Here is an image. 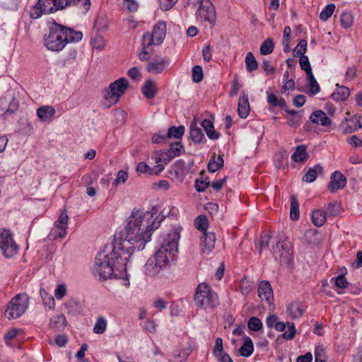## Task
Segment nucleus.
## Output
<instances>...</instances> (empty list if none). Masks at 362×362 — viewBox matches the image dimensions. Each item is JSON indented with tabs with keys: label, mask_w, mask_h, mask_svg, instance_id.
<instances>
[{
	"label": "nucleus",
	"mask_w": 362,
	"mask_h": 362,
	"mask_svg": "<svg viewBox=\"0 0 362 362\" xmlns=\"http://www.w3.org/2000/svg\"><path fill=\"white\" fill-rule=\"evenodd\" d=\"M163 218L156 221L157 218H153V214L151 211L133 210L124 233L115 234L112 242L122 243V250L127 251L130 257L135 250L139 251L144 248L145 245L151 240L152 231L159 227Z\"/></svg>",
	"instance_id": "obj_1"
},
{
	"label": "nucleus",
	"mask_w": 362,
	"mask_h": 362,
	"mask_svg": "<svg viewBox=\"0 0 362 362\" xmlns=\"http://www.w3.org/2000/svg\"><path fill=\"white\" fill-rule=\"evenodd\" d=\"M123 245L120 242H112L106 245L95 259L93 274L99 280L117 279L121 273L126 272L129 255L127 251L122 250Z\"/></svg>",
	"instance_id": "obj_2"
},
{
	"label": "nucleus",
	"mask_w": 362,
	"mask_h": 362,
	"mask_svg": "<svg viewBox=\"0 0 362 362\" xmlns=\"http://www.w3.org/2000/svg\"><path fill=\"white\" fill-rule=\"evenodd\" d=\"M180 230L177 228L159 237L158 240L159 247L156 252L153 259H148L146 264V270H150V267L162 269L173 261L175 253L178 251Z\"/></svg>",
	"instance_id": "obj_3"
},
{
	"label": "nucleus",
	"mask_w": 362,
	"mask_h": 362,
	"mask_svg": "<svg viewBox=\"0 0 362 362\" xmlns=\"http://www.w3.org/2000/svg\"><path fill=\"white\" fill-rule=\"evenodd\" d=\"M82 32L76 31L53 21L49 27V34L44 37V45L49 50L59 52L66 44L78 42L82 40Z\"/></svg>",
	"instance_id": "obj_4"
},
{
	"label": "nucleus",
	"mask_w": 362,
	"mask_h": 362,
	"mask_svg": "<svg viewBox=\"0 0 362 362\" xmlns=\"http://www.w3.org/2000/svg\"><path fill=\"white\" fill-rule=\"evenodd\" d=\"M194 301L198 308L204 310L214 308L219 305L218 294L206 283L199 284L197 287Z\"/></svg>",
	"instance_id": "obj_5"
},
{
	"label": "nucleus",
	"mask_w": 362,
	"mask_h": 362,
	"mask_svg": "<svg viewBox=\"0 0 362 362\" xmlns=\"http://www.w3.org/2000/svg\"><path fill=\"white\" fill-rule=\"evenodd\" d=\"M128 87L129 82L124 78H119L111 83L103 92L104 105L110 107L117 104Z\"/></svg>",
	"instance_id": "obj_6"
},
{
	"label": "nucleus",
	"mask_w": 362,
	"mask_h": 362,
	"mask_svg": "<svg viewBox=\"0 0 362 362\" xmlns=\"http://www.w3.org/2000/svg\"><path fill=\"white\" fill-rule=\"evenodd\" d=\"M29 298L25 293H18L8 303L6 313L8 319L18 318L23 315L28 308Z\"/></svg>",
	"instance_id": "obj_7"
},
{
	"label": "nucleus",
	"mask_w": 362,
	"mask_h": 362,
	"mask_svg": "<svg viewBox=\"0 0 362 362\" xmlns=\"http://www.w3.org/2000/svg\"><path fill=\"white\" fill-rule=\"evenodd\" d=\"M0 250L6 258L13 257L18 252V246L13 240L12 233L8 229H0Z\"/></svg>",
	"instance_id": "obj_8"
},
{
	"label": "nucleus",
	"mask_w": 362,
	"mask_h": 362,
	"mask_svg": "<svg viewBox=\"0 0 362 362\" xmlns=\"http://www.w3.org/2000/svg\"><path fill=\"white\" fill-rule=\"evenodd\" d=\"M272 253L276 259L281 263L288 264L293 258L292 245L290 240L285 238L283 240H279L276 246L272 248Z\"/></svg>",
	"instance_id": "obj_9"
},
{
	"label": "nucleus",
	"mask_w": 362,
	"mask_h": 362,
	"mask_svg": "<svg viewBox=\"0 0 362 362\" xmlns=\"http://www.w3.org/2000/svg\"><path fill=\"white\" fill-rule=\"evenodd\" d=\"M199 4L196 12L197 16L202 21H208L212 25H215L216 20V13L214 4L211 0H197Z\"/></svg>",
	"instance_id": "obj_10"
},
{
	"label": "nucleus",
	"mask_w": 362,
	"mask_h": 362,
	"mask_svg": "<svg viewBox=\"0 0 362 362\" xmlns=\"http://www.w3.org/2000/svg\"><path fill=\"white\" fill-rule=\"evenodd\" d=\"M68 220L67 211L66 209H63L48 235L49 240H57L65 237L68 228Z\"/></svg>",
	"instance_id": "obj_11"
},
{
	"label": "nucleus",
	"mask_w": 362,
	"mask_h": 362,
	"mask_svg": "<svg viewBox=\"0 0 362 362\" xmlns=\"http://www.w3.org/2000/svg\"><path fill=\"white\" fill-rule=\"evenodd\" d=\"M346 177L340 171L336 170L331 175L330 182L328 184L327 189L330 192L334 193L343 189L346 186Z\"/></svg>",
	"instance_id": "obj_12"
},
{
	"label": "nucleus",
	"mask_w": 362,
	"mask_h": 362,
	"mask_svg": "<svg viewBox=\"0 0 362 362\" xmlns=\"http://www.w3.org/2000/svg\"><path fill=\"white\" fill-rule=\"evenodd\" d=\"M169 65L170 61L168 58L157 57L148 64L146 70L150 73L159 74H161Z\"/></svg>",
	"instance_id": "obj_13"
},
{
	"label": "nucleus",
	"mask_w": 362,
	"mask_h": 362,
	"mask_svg": "<svg viewBox=\"0 0 362 362\" xmlns=\"http://www.w3.org/2000/svg\"><path fill=\"white\" fill-rule=\"evenodd\" d=\"M258 296L262 300L267 301L268 304H272L274 300L273 290L270 283L268 281H262L258 286Z\"/></svg>",
	"instance_id": "obj_14"
},
{
	"label": "nucleus",
	"mask_w": 362,
	"mask_h": 362,
	"mask_svg": "<svg viewBox=\"0 0 362 362\" xmlns=\"http://www.w3.org/2000/svg\"><path fill=\"white\" fill-rule=\"evenodd\" d=\"M58 7L63 9L67 6H77L82 9V13H86L90 9V0H57Z\"/></svg>",
	"instance_id": "obj_15"
},
{
	"label": "nucleus",
	"mask_w": 362,
	"mask_h": 362,
	"mask_svg": "<svg viewBox=\"0 0 362 362\" xmlns=\"http://www.w3.org/2000/svg\"><path fill=\"white\" fill-rule=\"evenodd\" d=\"M151 35L156 41V45H160L166 35V24L164 21H158L153 27Z\"/></svg>",
	"instance_id": "obj_16"
},
{
	"label": "nucleus",
	"mask_w": 362,
	"mask_h": 362,
	"mask_svg": "<svg viewBox=\"0 0 362 362\" xmlns=\"http://www.w3.org/2000/svg\"><path fill=\"white\" fill-rule=\"evenodd\" d=\"M303 313V305L300 301L291 302L286 307V313L291 319L300 317Z\"/></svg>",
	"instance_id": "obj_17"
},
{
	"label": "nucleus",
	"mask_w": 362,
	"mask_h": 362,
	"mask_svg": "<svg viewBox=\"0 0 362 362\" xmlns=\"http://www.w3.org/2000/svg\"><path fill=\"white\" fill-rule=\"evenodd\" d=\"M216 236L212 232H206L203 233L202 238L201 246L202 247V252L209 254L211 252L215 246Z\"/></svg>",
	"instance_id": "obj_18"
},
{
	"label": "nucleus",
	"mask_w": 362,
	"mask_h": 362,
	"mask_svg": "<svg viewBox=\"0 0 362 362\" xmlns=\"http://www.w3.org/2000/svg\"><path fill=\"white\" fill-rule=\"evenodd\" d=\"M190 138L196 144H204L206 139L202 129L197 126L196 122H193L189 127Z\"/></svg>",
	"instance_id": "obj_19"
},
{
	"label": "nucleus",
	"mask_w": 362,
	"mask_h": 362,
	"mask_svg": "<svg viewBox=\"0 0 362 362\" xmlns=\"http://www.w3.org/2000/svg\"><path fill=\"white\" fill-rule=\"evenodd\" d=\"M250 104L247 95L243 92L239 98L238 112L239 117L245 119L250 113Z\"/></svg>",
	"instance_id": "obj_20"
},
{
	"label": "nucleus",
	"mask_w": 362,
	"mask_h": 362,
	"mask_svg": "<svg viewBox=\"0 0 362 362\" xmlns=\"http://www.w3.org/2000/svg\"><path fill=\"white\" fill-rule=\"evenodd\" d=\"M57 0H38L35 5L37 8H41L45 13H52L54 11L62 10L56 4Z\"/></svg>",
	"instance_id": "obj_21"
},
{
	"label": "nucleus",
	"mask_w": 362,
	"mask_h": 362,
	"mask_svg": "<svg viewBox=\"0 0 362 362\" xmlns=\"http://www.w3.org/2000/svg\"><path fill=\"white\" fill-rule=\"evenodd\" d=\"M141 91L144 96L148 99L155 98L158 93L156 82L153 79L146 80L141 88Z\"/></svg>",
	"instance_id": "obj_22"
},
{
	"label": "nucleus",
	"mask_w": 362,
	"mask_h": 362,
	"mask_svg": "<svg viewBox=\"0 0 362 362\" xmlns=\"http://www.w3.org/2000/svg\"><path fill=\"white\" fill-rule=\"evenodd\" d=\"M310 119L313 123L320 124L324 127H328L332 123L331 119L322 110L313 112L310 117Z\"/></svg>",
	"instance_id": "obj_23"
},
{
	"label": "nucleus",
	"mask_w": 362,
	"mask_h": 362,
	"mask_svg": "<svg viewBox=\"0 0 362 362\" xmlns=\"http://www.w3.org/2000/svg\"><path fill=\"white\" fill-rule=\"evenodd\" d=\"M171 168L170 173L173 171L177 177H185L192 173V170L187 169V163L183 159L176 160Z\"/></svg>",
	"instance_id": "obj_24"
},
{
	"label": "nucleus",
	"mask_w": 362,
	"mask_h": 362,
	"mask_svg": "<svg viewBox=\"0 0 362 362\" xmlns=\"http://www.w3.org/2000/svg\"><path fill=\"white\" fill-rule=\"evenodd\" d=\"M201 125L204 129L209 139L211 140H216L219 138L220 134L215 130L214 122L211 120L209 119H204L202 122Z\"/></svg>",
	"instance_id": "obj_25"
},
{
	"label": "nucleus",
	"mask_w": 362,
	"mask_h": 362,
	"mask_svg": "<svg viewBox=\"0 0 362 362\" xmlns=\"http://www.w3.org/2000/svg\"><path fill=\"white\" fill-rule=\"evenodd\" d=\"M308 158V153L305 145L297 146L291 155V160L296 163H303Z\"/></svg>",
	"instance_id": "obj_26"
},
{
	"label": "nucleus",
	"mask_w": 362,
	"mask_h": 362,
	"mask_svg": "<svg viewBox=\"0 0 362 362\" xmlns=\"http://www.w3.org/2000/svg\"><path fill=\"white\" fill-rule=\"evenodd\" d=\"M349 95L350 90L349 88L337 84V88L331 95V98L334 101H344L349 98Z\"/></svg>",
	"instance_id": "obj_27"
},
{
	"label": "nucleus",
	"mask_w": 362,
	"mask_h": 362,
	"mask_svg": "<svg viewBox=\"0 0 362 362\" xmlns=\"http://www.w3.org/2000/svg\"><path fill=\"white\" fill-rule=\"evenodd\" d=\"M323 168L317 164L313 168H310L306 173L303 175L302 180L305 182H313L315 180L317 175L322 173Z\"/></svg>",
	"instance_id": "obj_28"
},
{
	"label": "nucleus",
	"mask_w": 362,
	"mask_h": 362,
	"mask_svg": "<svg viewBox=\"0 0 362 362\" xmlns=\"http://www.w3.org/2000/svg\"><path fill=\"white\" fill-rule=\"evenodd\" d=\"M244 342L239 349V354L241 356L249 357L254 351V345L252 339L245 335L243 337Z\"/></svg>",
	"instance_id": "obj_29"
},
{
	"label": "nucleus",
	"mask_w": 362,
	"mask_h": 362,
	"mask_svg": "<svg viewBox=\"0 0 362 362\" xmlns=\"http://www.w3.org/2000/svg\"><path fill=\"white\" fill-rule=\"evenodd\" d=\"M199 175L200 177L194 182V188L198 192H203L211 185V182L209 177L205 175L204 171H202Z\"/></svg>",
	"instance_id": "obj_30"
},
{
	"label": "nucleus",
	"mask_w": 362,
	"mask_h": 362,
	"mask_svg": "<svg viewBox=\"0 0 362 362\" xmlns=\"http://www.w3.org/2000/svg\"><path fill=\"white\" fill-rule=\"evenodd\" d=\"M55 114V110L52 106H42L37 110V117L43 122L49 119Z\"/></svg>",
	"instance_id": "obj_31"
},
{
	"label": "nucleus",
	"mask_w": 362,
	"mask_h": 362,
	"mask_svg": "<svg viewBox=\"0 0 362 362\" xmlns=\"http://www.w3.org/2000/svg\"><path fill=\"white\" fill-rule=\"evenodd\" d=\"M66 326V320L64 315L61 314L51 318L49 327L55 330H61Z\"/></svg>",
	"instance_id": "obj_32"
},
{
	"label": "nucleus",
	"mask_w": 362,
	"mask_h": 362,
	"mask_svg": "<svg viewBox=\"0 0 362 362\" xmlns=\"http://www.w3.org/2000/svg\"><path fill=\"white\" fill-rule=\"evenodd\" d=\"M326 213L325 211L320 209H315L313 211L311 218L313 223L317 227H320L324 225L326 221Z\"/></svg>",
	"instance_id": "obj_33"
},
{
	"label": "nucleus",
	"mask_w": 362,
	"mask_h": 362,
	"mask_svg": "<svg viewBox=\"0 0 362 362\" xmlns=\"http://www.w3.org/2000/svg\"><path fill=\"white\" fill-rule=\"evenodd\" d=\"M223 156L218 155L216 158L214 156L210 159L207 168L209 172L215 173L223 166Z\"/></svg>",
	"instance_id": "obj_34"
},
{
	"label": "nucleus",
	"mask_w": 362,
	"mask_h": 362,
	"mask_svg": "<svg viewBox=\"0 0 362 362\" xmlns=\"http://www.w3.org/2000/svg\"><path fill=\"white\" fill-rule=\"evenodd\" d=\"M290 200H291L290 217H291V220L296 221L300 217L298 201L296 196L294 194L291 196Z\"/></svg>",
	"instance_id": "obj_35"
},
{
	"label": "nucleus",
	"mask_w": 362,
	"mask_h": 362,
	"mask_svg": "<svg viewBox=\"0 0 362 362\" xmlns=\"http://www.w3.org/2000/svg\"><path fill=\"white\" fill-rule=\"evenodd\" d=\"M307 86L309 88V92L311 95H314L318 93L320 90V87L317 82L313 73L307 74Z\"/></svg>",
	"instance_id": "obj_36"
},
{
	"label": "nucleus",
	"mask_w": 362,
	"mask_h": 362,
	"mask_svg": "<svg viewBox=\"0 0 362 362\" xmlns=\"http://www.w3.org/2000/svg\"><path fill=\"white\" fill-rule=\"evenodd\" d=\"M245 62L246 70L249 73H251V72L255 71L256 69H257L258 63L252 52H250L247 53Z\"/></svg>",
	"instance_id": "obj_37"
},
{
	"label": "nucleus",
	"mask_w": 362,
	"mask_h": 362,
	"mask_svg": "<svg viewBox=\"0 0 362 362\" xmlns=\"http://www.w3.org/2000/svg\"><path fill=\"white\" fill-rule=\"evenodd\" d=\"M194 225L197 229L203 232V233L207 232L209 226L207 217L204 215L198 216L194 220Z\"/></svg>",
	"instance_id": "obj_38"
},
{
	"label": "nucleus",
	"mask_w": 362,
	"mask_h": 362,
	"mask_svg": "<svg viewBox=\"0 0 362 362\" xmlns=\"http://www.w3.org/2000/svg\"><path fill=\"white\" fill-rule=\"evenodd\" d=\"M185 128L184 126L180 125L178 127L172 126L168 129L167 136L168 138H175V139H180L184 133Z\"/></svg>",
	"instance_id": "obj_39"
},
{
	"label": "nucleus",
	"mask_w": 362,
	"mask_h": 362,
	"mask_svg": "<svg viewBox=\"0 0 362 362\" xmlns=\"http://www.w3.org/2000/svg\"><path fill=\"white\" fill-rule=\"evenodd\" d=\"M174 156H173L172 153H169L168 151H163L160 150L159 151H156L155 154V160L156 163L163 162L165 164L168 163Z\"/></svg>",
	"instance_id": "obj_40"
},
{
	"label": "nucleus",
	"mask_w": 362,
	"mask_h": 362,
	"mask_svg": "<svg viewBox=\"0 0 362 362\" xmlns=\"http://www.w3.org/2000/svg\"><path fill=\"white\" fill-rule=\"evenodd\" d=\"M274 49V43L272 38H267L260 46V54L267 55L271 54Z\"/></svg>",
	"instance_id": "obj_41"
},
{
	"label": "nucleus",
	"mask_w": 362,
	"mask_h": 362,
	"mask_svg": "<svg viewBox=\"0 0 362 362\" xmlns=\"http://www.w3.org/2000/svg\"><path fill=\"white\" fill-rule=\"evenodd\" d=\"M107 324L105 318L103 316H99L93 327V332L97 334H103L107 329Z\"/></svg>",
	"instance_id": "obj_42"
},
{
	"label": "nucleus",
	"mask_w": 362,
	"mask_h": 362,
	"mask_svg": "<svg viewBox=\"0 0 362 362\" xmlns=\"http://www.w3.org/2000/svg\"><path fill=\"white\" fill-rule=\"evenodd\" d=\"M307 51V40L302 39L300 40L297 46L293 50V55L294 57H301L305 56V53Z\"/></svg>",
	"instance_id": "obj_43"
},
{
	"label": "nucleus",
	"mask_w": 362,
	"mask_h": 362,
	"mask_svg": "<svg viewBox=\"0 0 362 362\" xmlns=\"http://www.w3.org/2000/svg\"><path fill=\"white\" fill-rule=\"evenodd\" d=\"M212 354L216 358L223 356L226 353L223 351V339L221 337H218L216 339L215 344L213 348Z\"/></svg>",
	"instance_id": "obj_44"
},
{
	"label": "nucleus",
	"mask_w": 362,
	"mask_h": 362,
	"mask_svg": "<svg viewBox=\"0 0 362 362\" xmlns=\"http://www.w3.org/2000/svg\"><path fill=\"white\" fill-rule=\"evenodd\" d=\"M64 307L68 314L75 315L78 313V303L74 298L69 299L64 303Z\"/></svg>",
	"instance_id": "obj_45"
},
{
	"label": "nucleus",
	"mask_w": 362,
	"mask_h": 362,
	"mask_svg": "<svg viewBox=\"0 0 362 362\" xmlns=\"http://www.w3.org/2000/svg\"><path fill=\"white\" fill-rule=\"evenodd\" d=\"M334 9L335 5L334 4H327L320 12V19L323 21H327L333 14Z\"/></svg>",
	"instance_id": "obj_46"
},
{
	"label": "nucleus",
	"mask_w": 362,
	"mask_h": 362,
	"mask_svg": "<svg viewBox=\"0 0 362 362\" xmlns=\"http://www.w3.org/2000/svg\"><path fill=\"white\" fill-rule=\"evenodd\" d=\"M271 236L269 234L261 235L259 243H255L256 250L259 251L260 254L264 248L269 247V243Z\"/></svg>",
	"instance_id": "obj_47"
},
{
	"label": "nucleus",
	"mask_w": 362,
	"mask_h": 362,
	"mask_svg": "<svg viewBox=\"0 0 362 362\" xmlns=\"http://www.w3.org/2000/svg\"><path fill=\"white\" fill-rule=\"evenodd\" d=\"M341 25L344 28H350L354 22V17L352 14L349 12H344L341 15Z\"/></svg>",
	"instance_id": "obj_48"
},
{
	"label": "nucleus",
	"mask_w": 362,
	"mask_h": 362,
	"mask_svg": "<svg viewBox=\"0 0 362 362\" xmlns=\"http://www.w3.org/2000/svg\"><path fill=\"white\" fill-rule=\"evenodd\" d=\"M340 211V205L337 202H334L329 203L325 212L326 213L327 216H336L339 214Z\"/></svg>",
	"instance_id": "obj_49"
},
{
	"label": "nucleus",
	"mask_w": 362,
	"mask_h": 362,
	"mask_svg": "<svg viewBox=\"0 0 362 362\" xmlns=\"http://www.w3.org/2000/svg\"><path fill=\"white\" fill-rule=\"evenodd\" d=\"M247 327L252 331L258 332L262 328V323L258 317H252L248 320Z\"/></svg>",
	"instance_id": "obj_50"
},
{
	"label": "nucleus",
	"mask_w": 362,
	"mask_h": 362,
	"mask_svg": "<svg viewBox=\"0 0 362 362\" xmlns=\"http://www.w3.org/2000/svg\"><path fill=\"white\" fill-rule=\"evenodd\" d=\"M168 151L169 153H172L173 156H179L181 155L182 152L184 151V146L180 141L172 143Z\"/></svg>",
	"instance_id": "obj_51"
},
{
	"label": "nucleus",
	"mask_w": 362,
	"mask_h": 362,
	"mask_svg": "<svg viewBox=\"0 0 362 362\" xmlns=\"http://www.w3.org/2000/svg\"><path fill=\"white\" fill-rule=\"evenodd\" d=\"M303 113H299L295 116L288 117L287 119V124L289 127L296 129L302 124Z\"/></svg>",
	"instance_id": "obj_52"
},
{
	"label": "nucleus",
	"mask_w": 362,
	"mask_h": 362,
	"mask_svg": "<svg viewBox=\"0 0 362 362\" xmlns=\"http://www.w3.org/2000/svg\"><path fill=\"white\" fill-rule=\"evenodd\" d=\"M204 73L201 66L196 65L192 68V81L199 83L203 80Z\"/></svg>",
	"instance_id": "obj_53"
},
{
	"label": "nucleus",
	"mask_w": 362,
	"mask_h": 362,
	"mask_svg": "<svg viewBox=\"0 0 362 362\" xmlns=\"http://www.w3.org/2000/svg\"><path fill=\"white\" fill-rule=\"evenodd\" d=\"M93 48L101 50L105 47V40L100 35H95L90 41Z\"/></svg>",
	"instance_id": "obj_54"
},
{
	"label": "nucleus",
	"mask_w": 362,
	"mask_h": 362,
	"mask_svg": "<svg viewBox=\"0 0 362 362\" xmlns=\"http://www.w3.org/2000/svg\"><path fill=\"white\" fill-rule=\"evenodd\" d=\"M153 44L156 45V41L151 33L149 32L144 33L142 36V48L145 47L146 49H148Z\"/></svg>",
	"instance_id": "obj_55"
},
{
	"label": "nucleus",
	"mask_w": 362,
	"mask_h": 362,
	"mask_svg": "<svg viewBox=\"0 0 362 362\" xmlns=\"http://www.w3.org/2000/svg\"><path fill=\"white\" fill-rule=\"evenodd\" d=\"M299 63L301 69L305 71L306 72V74H308V73H313L311 65L308 56H303L300 57Z\"/></svg>",
	"instance_id": "obj_56"
},
{
	"label": "nucleus",
	"mask_w": 362,
	"mask_h": 362,
	"mask_svg": "<svg viewBox=\"0 0 362 362\" xmlns=\"http://www.w3.org/2000/svg\"><path fill=\"white\" fill-rule=\"evenodd\" d=\"M136 171L138 173L147 174L148 175H153V168L149 167L146 163L140 162L137 164Z\"/></svg>",
	"instance_id": "obj_57"
},
{
	"label": "nucleus",
	"mask_w": 362,
	"mask_h": 362,
	"mask_svg": "<svg viewBox=\"0 0 362 362\" xmlns=\"http://www.w3.org/2000/svg\"><path fill=\"white\" fill-rule=\"evenodd\" d=\"M0 6L6 10H15L18 7V0H0Z\"/></svg>",
	"instance_id": "obj_58"
},
{
	"label": "nucleus",
	"mask_w": 362,
	"mask_h": 362,
	"mask_svg": "<svg viewBox=\"0 0 362 362\" xmlns=\"http://www.w3.org/2000/svg\"><path fill=\"white\" fill-rule=\"evenodd\" d=\"M288 332H284L282 334V337H283V338H284L286 339L291 340L295 337V336L296 334V329L294 323L288 322Z\"/></svg>",
	"instance_id": "obj_59"
},
{
	"label": "nucleus",
	"mask_w": 362,
	"mask_h": 362,
	"mask_svg": "<svg viewBox=\"0 0 362 362\" xmlns=\"http://www.w3.org/2000/svg\"><path fill=\"white\" fill-rule=\"evenodd\" d=\"M334 279L335 286L339 288H345L348 286V281L344 274L338 275Z\"/></svg>",
	"instance_id": "obj_60"
},
{
	"label": "nucleus",
	"mask_w": 362,
	"mask_h": 362,
	"mask_svg": "<svg viewBox=\"0 0 362 362\" xmlns=\"http://www.w3.org/2000/svg\"><path fill=\"white\" fill-rule=\"evenodd\" d=\"M40 295L43 299L44 303L46 305H47L51 309L54 308L55 301L52 296H49V297H47V299H46V296L47 295V293L43 289L40 290Z\"/></svg>",
	"instance_id": "obj_61"
},
{
	"label": "nucleus",
	"mask_w": 362,
	"mask_h": 362,
	"mask_svg": "<svg viewBox=\"0 0 362 362\" xmlns=\"http://www.w3.org/2000/svg\"><path fill=\"white\" fill-rule=\"evenodd\" d=\"M66 294V286L65 284H59L54 291V296L57 299H62Z\"/></svg>",
	"instance_id": "obj_62"
},
{
	"label": "nucleus",
	"mask_w": 362,
	"mask_h": 362,
	"mask_svg": "<svg viewBox=\"0 0 362 362\" xmlns=\"http://www.w3.org/2000/svg\"><path fill=\"white\" fill-rule=\"evenodd\" d=\"M168 139L167 134L160 132L153 135L152 142L154 144H160L165 142Z\"/></svg>",
	"instance_id": "obj_63"
},
{
	"label": "nucleus",
	"mask_w": 362,
	"mask_h": 362,
	"mask_svg": "<svg viewBox=\"0 0 362 362\" xmlns=\"http://www.w3.org/2000/svg\"><path fill=\"white\" fill-rule=\"evenodd\" d=\"M177 0H159L160 7L163 11L170 10Z\"/></svg>",
	"instance_id": "obj_64"
}]
</instances>
